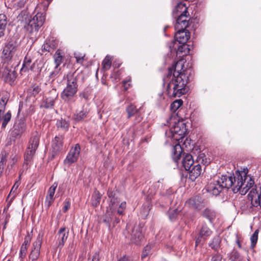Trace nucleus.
<instances>
[{"mask_svg": "<svg viewBox=\"0 0 261 261\" xmlns=\"http://www.w3.org/2000/svg\"><path fill=\"white\" fill-rule=\"evenodd\" d=\"M247 169H244L236 171L233 176L215 177L207 185L206 190L210 193L217 196L223 188L232 187L234 193L239 191L241 195H245L254 184L252 178L247 175Z\"/></svg>", "mask_w": 261, "mask_h": 261, "instance_id": "obj_1", "label": "nucleus"}, {"mask_svg": "<svg viewBox=\"0 0 261 261\" xmlns=\"http://www.w3.org/2000/svg\"><path fill=\"white\" fill-rule=\"evenodd\" d=\"M185 60H179L169 68L167 75L164 79V85L166 87L168 95L171 97H180L186 91L187 76L185 73Z\"/></svg>", "mask_w": 261, "mask_h": 261, "instance_id": "obj_2", "label": "nucleus"}, {"mask_svg": "<svg viewBox=\"0 0 261 261\" xmlns=\"http://www.w3.org/2000/svg\"><path fill=\"white\" fill-rule=\"evenodd\" d=\"M169 129L165 133L167 138L166 143L173 145L172 156L173 160L178 163L181 157L182 148L179 141L182 140L187 132L186 124L183 120L171 117L168 122Z\"/></svg>", "mask_w": 261, "mask_h": 261, "instance_id": "obj_3", "label": "nucleus"}, {"mask_svg": "<svg viewBox=\"0 0 261 261\" xmlns=\"http://www.w3.org/2000/svg\"><path fill=\"white\" fill-rule=\"evenodd\" d=\"M45 20V16L42 13H37L24 25L27 33L32 41L37 40L38 36V30L43 25Z\"/></svg>", "mask_w": 261, "mask_h": 261, "instance_id": "obj_4", "label": "nucleus"}, {"mask_svg": "<svg viewBox=\"0 0 261 261\" xmlns=\"http://www.w3.org/2000/svg\"><path fill=\"white\" fill-rule=\"evenodd\" d=\"M67 86L62 92L61 97L64 101L69 102L73 101L76 96L77 84L76 78L72 74L67 75Z\"/></svg>", "mask_w": 261, "mask_h": 261, "instance_id": "obj_5", "label": "nucleus"}, {"mask_svg": "<svg viewBox=\"0 0 261 261\" xmlns=\"http://www.w3.org/2000/svg\"><path fill=\"white\" fill-rule=\"evenodd\" d=\"M184 16L181 17L178 20H176L175 24V30L176 32L174 35L176 41L180 44H185L190 37V32L186 29L189 25V21L184 19Z\"/></svg>", "mask_w": 261, "mask_h": 261, "instance_id": "obj_6", "label": "nucleus"}, {"mask_svg": "<svg viewBox=\"0 0 261 261\" xmlns=\"http://www.w3.org/2000/svg\"><path fill=\"white\" fill-rule=\"evenodd\" d=\"M18 46L17 41L13 40L9 41L4 47L2 58L7 61L16 60L19 52Z\"/></svg>", "mask_w": 261, "mask_h": 261, "instance_id": "obj_7", "label": "nucleus"}, {"mask_svg": "<svg viewBox=\"0 0 261 261\" xmlns=\"http://www.w3.org/2000/svg\"><path fill=\"white\" fill-rule=\"evenodd\" d=\"M40 137L37 132L34 133L29 141V145L24 155L25 161H30L36 152L39 144Z\"/></svg>", "mask_w": 261, "mask_h": 261, "instance_id": "obj_8", "label": "nucleus"}, {"mask_svg": "<svg viewBox=\"0 0 261 261\" xmlns=\"http://www.w3.org/2000/svg\"><path fill=\"white\" fill-rule=\"evenodd\" d=\"M8 100V98L7 95L0 97V123L2 122V127L3 128L6 127L11 118V114L9 111L4 114Z\"/></svg>", "mask_w": 261, "mask_h": 261, "instance_id": "obj_9", "label": "nucleus"}, {"mask_svg": "<svg viewBox=\"0 0 261 261\" xmlns=\"http://www.w3.org/2000/svg\"><path fill=\"white\" fill-rule=\"evenodd\" d=\"M196 161L198 164L195 165L191 170H190V178L192 180H194L201 173L202 169L200 164L205 165L207 163L205 154L201 152H200L197 156Z\"/></svg>", "mask_w": 261, "mask_h": 261, "instance_id": "obj_10", "label": "nucleus"}, {"mask_svg": "<svg viewBox=\"0 0 261 261\" xmlns=\"http://www.w3.org/2000/svg\"><path fill=\"white\" fill-rule=\"evenodd\" d=\"M43 234L39 232L36 240L32 243L29 259L32 261L37 260L40 255V249L42 245Z\"/></svg>", "mask_w": 261, "mask_h": 261, "instance_id": "obj_11", "label": "nucleus"}, {"mask_svg": "<svg viewBox=\"0 0 261 261\" xmlns=\"http://www.w3.org/2000/svg\"><path fill=\"white\" fill-rule=\"evenodd\" d=\"M173 14L175 16H178L176 20H178L181 17L184 16V20L186 19V21H189L190 17L188 12V7L185 3L182 2L178 3L173 11Z\"/></svg>", "mask_w": 261, "mask_h": 261, "instance_id": "obj_12", "label": "nucleus"}, {"mask_svg": "<svg viewBox=\"0 0 261 261\" xmlns=\"http://www.w3.org/2000/svg\"><path fill=\"white\" fill-rule=\"evenodd\" d=\"M80 150V145L77 144H76L74 147L70 149L64 160V163L69 166L71 164L75 162L79 158Z\"/></svg>", "mask_w": 261, "mask_h": 261, "instance_id": "obj_13", "label": "nucleus"}, {"mask_svg": "<svg viewBox=\"0 0 261 261\" xmlns=\"http://www.w3.org/2000/svg\"><path fill=\"white\" fill-rule=\"evenodd\" d=\"M25 130V124L23 120L19 119L14 123L11 130V135L13 137L20 136Z\"/></svg>", "mask_w": 261, "mask_h": 261, "instance_id": "obj_14", "label": "nucleus"}, {"mask_svg": "<svg viewBox=\"0 0 261 261\" xmlns=\"http://www.w3.org/2000/svg\"><path fill=\"white\" fill-rule=\"evenodd\" d=\"M186 204L191 208L199 211L204 207V202L201 197L196 196L187 201Z\"/></svg>", "mask_w": 261, "mask_h": 261, "instance_id": "obj_15", "label": "nucleus"}, {"mask_svg": "<svg viewBox=\"0 0 261 261\" xmlns=\"http://www.w3.org/2000/svg\"><path fill=\"white\" fill-rule=\"evenodd\" d=\"M3 77L5 82L11 84L16 77V72L12 66L6 67L3 71Z\"/></svg>", "mask_w": 261, "mask_h": 261, "instance_id": "obj_16", "label": "nucleus"}, {"mask_svg": "<svg viewBox=\"0 0 261 261\" xmlns=\"http://www.w3.org/2000/svg\"><path fill=\"white\" fill-rule=\"evenodd\" d=\"M248 197L252 205L257 206L258 204L261 203V186L259 188V194L255 189H252L249 193Z\"/></svg>", "mask_w": 261, "mask_h": 261, "instance_id": "obj_17", "label": "nucleus"}, {"mask_svg": "<svg viewBox=\"0 0 261 261\" xmlns=\"http://www.w3.org/2000/svg\"><path fill=\"white\" fill-rule=\"evenodd\" d=\"M212 233V231L205 225H202L199 231V236L196 240V245L205 240Z\"/></svg>", "mask_w": 261, "mask_h": 261, "instance_id": "obj_18", "label": "nucleus"}, {"mask_svg": "<svg viewBox=\"0 0 261 261\" xmlns=\"http://www.w3.org/2000/svg\"><path fill=\"white\" fill-rule=\"evenodd\" d=\"M58 184L56 182L49 188L47 194L45 198V204L48 207H49L54 201V195L55 193L56 189L57 187Z\"/></svg>", "mask_w": 261, "mask_h": 261, "instance_id": "obj_19", "label": "nucleus"}, {"mask_svg": "<svg viewBox=\"0 0 261 261\" xmlns=\"http://www.w3.org/2000/svg\"><path fill=\"white\" fill-rule=\"evenodd\" d=\"M58 97V94L56 90L53 89L49 92V95L46 97L44 101V107L46 108H52L54 106L55 101Z\"/></svg>", "mask_w": 261, "mask_h": 261, "instance_id": "obj_20", "label": "nucleus"}, {"mask_svg": "<svg viewBox=\"0 0 261 261\" xmlns=\"http://www.w3.org/2000/svg\"><path fill=\"white\" fill-rule=\"evenodd\" d=\"M182 156L181 163L182 166L186 170H190L194 163L193 156L190 154L187 153L186 154H184Z\"/></svg>", "mask_w": 261, "mask_h": 261, "instance_id": "obj_21", "label": "nucleus"}, {"mask_svg": "<svg viewBox=\"0 0 261 261\" xmlns=\"http://www.w3.org/2000/svg\"><path fill=\"white\" fill-rule=\"evenodd\" d=\"M58 240L59 241L58 247H62L64 245L68 236V230L65 227L61 228L58 234Z\"/></svg>", "mask_w": 261, "mask_h": 261, "instance_id": "obj_22", "label": "nucleus"}, {"mask_svg": "<svg viewBox=\"0 0 261 261\" xmlns=\"http://www.w3.org/2000/svg\"><path fill=\"white\" fill-rule=\"evenodd\" d=\"M143 238L142 230L139 226L134 228L132 234V240L135 243H138Z\"/></svg>", "mask_w": 261, "mask_h": 261, "instance_id": "obj_23", "label": "nucleus"}, {"mask_svg": "<svg viewBox=\"0 0 261 261\" xmlns=\"http://www.w3.org/2000/svg\"><path fill=\"white\" fill-rule=\"evenodd\" d=\"M63 137L56 136L53 141V148L55 152L60 150L63 147Z\"/></svg>", "mask_w": 261, "mask_h": 261, "instance_id": "obj_24", "label": "nucleus"}, {"mask_svg": "<svg viewBox=\"0 0 261 261\" xmlns=\"http://www.w3.org/2000/svg\"><path fill=\"white\" fill-rule=\"evenodd\" d=\"M108 196L111 199L109 206L110 209L113 211L117 208L119 201L117 198L115 197L114 194L112 191H108Z\"/></svg>", "mask_w": 261, "mask_h": 261, "instance_id": "obj_25", "label": "nucleus"}, {"mask_svg": "<svg viewBox=\"0 0 261 261\" xmlns=\"http://www.w3.org/2000/svg\"><path fill=\"white\" fill-rule=\"evenodd\" d=\"M57 42L52 40L51 41L46 40L45 43L42 46V50L43 51L51 52L57 46Z\"/></svg>", "mask_w": 261, "mask_h": 261, "instance_id": "obj_26", "label": "nucleus"}, {"mask_svg": "<svg viewBox=\"0 0 261 261\" xmlns=\"http://www.w3.org/2000/svg\"><path fill=\"white\" fill-rule=\"evenodd\" d=\"M88 113L89 110L87 108L83 107L82 110L74 115V119L76 121H81L87 117Z\"/></svg>", "mask_w": 261, "mask_h": 261, "instance_id": "obj_27", "label": "nucleus"}, {"mask_svg": "<svg viewBox=\"0 0 261 261\" xmlns=\"http://www.w3.org/2000/svg\"><path fill=\"white\" fill-rule=\"evenodd\" d=\"M7 24V16L4 14H0V38L4 36Z\"/></svg>", "mask_w": 261, "mask_h": 261, "instance_id": "obj_28", "label": "nucleus"}, {"mask_svg": "<svg viewBox=\"0 0 261 261\" xmlns=\"http://www.w3.org/2000/svg\"><path fill=\"white\" fill-rule=\"evenodd\" d=\"M64 53L60 49H58L54 56L55 63L56 64V68L62 63Z\"/></svg>", "mask_w": 261, "mask_h": 261, "instance_id": "obj_29", "label": "nucleus"}, {"mask_svg": "<svg viewBox=\"0 0 261 261\" xmlns=\"http://www.w3.org/2000/svg\"><path fill=\"white\" fill-rule=\"evenodd\" d=\"M139 110L136 109L135 106L130 104L126 108V112L127 114V118H130L138 112Z\"/></svg>", "mask_w": 261, "mask_h": 261, "instance_id": "obj_30", "label": "nucleus"}, {"mask_svg": "<svg viewBox=\"0 0 261 261\" xmlns=\"http://www.w3.org/2000/svg\"><path fill=\"white\" fill-rule=\"evenodd\" d=\"M203 216L208 219L210 222L215 217V212L209 208H206L203 212Z\"/></svg>", "mask_w": 261, "mask_h": 261, "instance_id": "obj_31", "label": "nucleus"}, {"mask_svg": "<svg viewBox=\"0 0 261 261\" xmlns=\"http://www.w3.org/2000/svg\"><path fill=\"white\" fill-rule=\"evenodd\" d=\"M111 64V58L109 56H107L102 62L103 68L105 70H108L110 68Z\"/></svg>", "mask_w": 261, "mask_h": 261, "instance_id": "obj_32", "label": "nucleus"}, {"mask_svg": "<svg viewBox=\"0 0 261 261\" xmlns=\"http://www.w3.org/2000/svg\"><path fill=\"white\" fill-rule=\"evenodd\" d=\"M182 105V101L181 99H177L173 101L171 106L170 109L172 111L175 112L181 105Z\"/></svg>", "mask_w": 261, "mask_h": 261, "instance_id": "obj_33", "label": "nucleus"}, {"mask_svg": "<svg viewBox=\"0 0 261 261\" xmlns=\"http://www.w3.org/2000/svg\"><path fill=\"white\" fill-rule=\"evenodd\" d=\"M258 231H259L258 229L256 230L250 238V241L251 243V247L252 248H253L255 247L257 243L258 240Z\"/></svg>", "mask_w": 261, "mask_h": 261, "instance_id": "obj_34", "label": "nucleus"}, {"mask_svg": "<svg viewBox=\"0 0 261 261\" xmlns=\"http://www.w3.org/2000/svg\"><path fill=\"white\" fill-rule=\"evenodd\" d=\"M57 126L58 128L66 130L69 127V123L65 120L61 119L57 121Z\"/></svg>", "mask_w": 261, "mask_h": 261, "instance_id": "obj_35", "label": "nucleus"}, {"mask_svg": "<svg viewBox=\"0 0 261 261\" xmlns=\"http://www.w3.org/2000/svg\"><path fill=\"white\" fill-rule=\"evenodd\" d=\"M31 63V60L30 58L27 56L24 60L23 66L21 69V71L24 70L26 71L29 69L30 67V63Z\"/></svg>", "mask_w": 261, "mask_h": 261, "instance_id": "obj_36", "label": "nucleus"}, {"mask_svg": "<svg viewBox=\"0 0 261 261\" xmlns=\"http://www.w3.org/2000/svg\"><path fill=\"white\" fill-rule=\"evenodd\" d=\"M20 184V181L19 180H17L16 181L14 185H13V187L11 189V190L10 192V194L9 195H8V199L9 198L10 195H13V197L15 195V197L16 196V191L17 190V188H18V187L19 186Z\"/></svg>", "mask_w": 261, "mask_h": 261, "instance_id": "obj_37", "label": "nucleus"}, {"mask_svg": "<svg viewBox=\"0 0 261 261\" xmlns=\"http://www.w3.org/2000/svg\"><path fill=\"white\" fill-rule=\"evenodd\" d=\"M220 240L219 237L215 238L212 242L210 244L212 248L216 249L219 246Z\"/></svg>", "mask_w": 261, "mask_h": 261, "instance_id": "obj_38", "label": "nucleus"}, {"mask_svg": "<svg viewBox=\"0 0 261 261\" xmlns=\"http://www.w3.org/2000/svg\"><path fill=\"white\" fill-rule=\"evenodd\" d=\"M179 211L177 210H170L169 212V218L171 220H173L178 214Z\"/></svg>", "mask_w": 261, "mask_h": 261, "instance_id": "obj_39", "label": "nucleus"}, {"mask_svg": "<svg viewBox=\"0 0 261 261\" xmlns=\"http://www.w3.org/2000/svg\"><path fill=\"white\" fill-rule=\"evenodd\" d=\"M119 205V208L117 210V213L120 215H122L123 214V211L125 209L126 207V202H122L120 203Z\"/></svg>", "mask_w": 261, "mask_h": 261, "instance_id": "obj_40", "label": "nucleus"}, {"mask_svg": "<svg viewBox=\"0 0 261 261\" xmlns=\"http://www.w3.org/2000/svg\"><path fill=\"white\" fill-rule=\"evenodd\" d=\"M130 81L131 79L130 77H127L125 80L123 82V86L124 87V90H126L128 89L129 86H130Z\"/></svg>", "mask_w": 261, "mask_h": 261, "instance_id": "obj_41", "label": "nucleus"}, {"mask_svg": "<svg viewBox=\"0 0 261 261\" xmlns=\"http://www.w3.org/2000/svg\"><path fill=\"white\" fill-rule=\"evenodd\" d=\"M27 249L28 247H25V246H23L21 245L19 252V257L21 259H23L25 257Z\"/></svg>", "mask_w": 261, "mask_h": 261, "instance_id": "obj_42", "label": "nucleus"}, {"mask_svg": "<svg viewBox=\"0 0 261 261\" xmlns=\"http://www.w3.org/2000/svg\"><path fill=\"white\" fill-rule=\"evenodd\" d=\"M74 57L76 58L77 63H82L84 61L85 55L82 54L75 53Z\"/></svg>", "mask_w": 261, "mask_h": 261, "instance_id": "obj_43", "label": "nucleus"}, {"mask_svg": "<svg viewBox=\"0 0 261 261\" xmlns=\"http://www.w3.org/2000/svg\"><path fill=\"white\" fill-rule=\"evenodd\" d=\"M94 200L92 201V205L94 206H96L99 203L100 199V196L99 193L96 194L93 197Z\"/></svg>", "mask_w": 261, "mask_h": 261, "instance_id": "obj_44", "label": "nucleus"}, {"mask_svg": "<svg viewBox=\"0 0 261 261\" xmlns=\"http://www.w3.org/2000/svg\"><path fill=\"white\" fill-rule=\"evenodd\" d=\"M70 207V202L69 200L66 199L64 202V206L63 207V211L66 212Z\"/></svg>", "mask_w": 261, "mask_h": 261, "instance_id": "obj_45", "label": "nucleus"}, {"mask_svg": "<svg viewBox=\"0 0 261 261\" xmlns=\"http://www.w3.org/2000/svg\"><path fill=\"white\" fill-rule=\"evenodd\" d=\"M99 254L98 252H95L92 257H89L88 261H99Z\"/></svg>", "mask_w": 261, "mask_h": 261, "instance_id": "obj_46", "label": "nucleus"}, {"mask_svg": "<svg viewBox=\"0 0 261 261\" xmlns=\"http://www.w3.org/2000/svg\"><path fill=\"white\" fill-rule=\"evenodd\" d=\"M30 241H31L30 237L29 236L25 237V238L24 239V242L22 244V246H25V247H28V245L30 244Z\"/></svg>", "mask_w": 261, "mask_h": 261, "instance_id": "obj_47", "label": "nucleus"}, {"mask_svg": "<svg viewBox=\"0 0 261 261\" xmlns=\"http://www.w3.org/2000/svg\"><path fill=\"white\" fill-rule=\"evenodd\" d=\"M14 197H15V195L13 197H12L10 199V200L9 201L7 206L6 207H5L4 209L3 214H8L7 211H8V208L10 206V205H11V203L12 201H13V199L14 198Z\"/></svg>", "mask_w": 261, "mask_h": 261, "instance_id": "obj_48", "label": "nucleus"}, {"mask_svg": "<svg viewBox=\"0 0 261 261\" xmlns=\"http://www.w3.org/2000/svg\"><path fill=\"white\" fill-rule=\"evenodd\" d=\"M14 197H15V195L13 197H12L10 199V200L9 201L7 206L6 207H5L4 209L3 214H8L7 211H8V208L10 206V205H11V203L12 201H13V199L14 198Z\"/></svg>", "mask_w": 261, "mask_h": 261, "instance_id": "obj_49", "label": "nucleus"}, {"mask_svg": "<svg viewBox=\"0 0 261 261\" xmlns=\"http://www.w3.org/2000/svg\"><path fill=\"white\" fill-rule=\"evenodd\" d=\"M10 163L12 164H15L17 161V155L14 154H12L10 156Z\"/></svg>", "mask_w": 261, "mask_h": 261, "instance_id": "obj_50", "label": "nucleus"}, {"mask_svg": "<svg viewBox=\"0 0 261 261\" xmlns=\"http://www.w3.org/2000/svg\"><path fill=\"white\" fill-rule=\"evenodd\" d=\"M222 259L220 255L216 254L212 256L211 261H221Z\"/></svg>", "mask_w": 261, "mask_h": 261, "instance_id": "obj_51", "label": "nucleus"}, {"mask_svg": "<svg viewBox=\"0 0 261 261\" xmlns=\"http://www.w3.org/2000/svg\"><path fill=\"white\" fill-rule=\"evenodd\" d=\"M40 91V88H39L38 86H34L33 87H32V94L33 95H36L37 94H38L39 93V92Z\"/></svg>", "mask_w": 261, "mask_h": 261, "instance_id": "obj_52", "label": "nucleus"}, {"mask_svg": "<svg viewBox=\"0 0 261 261\" xmlns=\"http://www.w3.org/2000/svg\"><path fill=\"white\" fill-rule=\"evenodd\" d=\"M25 5V0H20L17 3V7L19 8H23Z\"/></svg>", "mask_w": 261, "mask_h": 261, "instance_id": "obj_53", "label": "nucleus"}, {"mask_svg": "<svg viewBox=\"0 0 261 261\" xmlns=\"http://www.w3.org/2000/svg\"><path fill=\"white\" fill-rule=\"evenodd\" d=\"M10 217V215L9 214H6L5 219V224H4V228H6V225L8 223V222L9 221Z\"/></svg>", "mask_w": 261, "mask_h": 261, "instance_id": "obj_54", "label": "nucleus"}, {"mask_svg": "<svg viewBox=\"0 0 261 261\" xmlns=\"http://www.w3.org/2000/svg\"><path fill=\"white\" fill-rule=\"evenodd\" d=\"M147 256V252H146V250H144L143 251L142 254V258H144Z\"/></svg>", "mask_w": 261, "mask_h": 261, "instance_id": "obj_55", "label": "nucleus"}, {"mask_svg": "<svg viewBox=\"0 0 261 261\" xmlns=\"http://www.w3.org/2000/svg\"><path fill=\"white\" fill-rule=\"evenodd\" d=\"M127 260V258L126 256H123L120 258L118 261H126Z\"/></svg>", "mask_w": 261, "mask_h": 261, "instance_id": "obj_56", "label": "nucleus"}, {"mask_svg": "<svg viewBox=\"0 0 261 261\" xmlns=\"http://www.w3.org/2000/svg\"><path fill=\"white\" fill-rule=\"evenodd\" d=\"M75 257H73V256L70 257V256H69L67 261H75Z\"/></svg>", "mask_w": 261, "mask_h": 261, "instance_id": "obj_57", "label": "nucleus"}, {"mask_svg": "<svg viewBox=\"0 0 261 261\" xmlns=\"http://www.w3.org/2000/svg\"><path fill=\"white\" fill-rule=\"evenodd\" d=\"M103 221L107 223V224L108 225H109V222H110V220L108 219V220H107V219H105L103 220Z\"/></svg>", "mask_w": 261, "mask_h": 261, "instance_id": "obj_58", "label": "nucleus"}, {"mask_svg": "<svg viewBox=\"0 0 261 261\" xmlns=\"http://www.w3.org/2000/svg\"><path fill=\"white\" fill-rule=\"evenodd\" d=\"M237 244H238V247H239V248H241V244H240V243L239 241H238H238H237Z\"/></svg>", "mask_w": 261, "mask_h": 261, "instance_id": "obj_59", "label": "nucleus"}, {"mask_svg": "<svg viewBox=\"0 0 261 261\" xmlns=\"http://www.w3.org/2000/svg\"><path fill=\"white\" fill-rule=\"evenodd\" d=\"M119 219H116L115 221V222L116 223H118L119 222Z\"/></svg>", "mask_w": 261, "mask_h": 261, "instance_id": "obj_60", "label": "nucleus"}, {"mask_svg": "<svg viewBox=\"0 0 261 261\" xmlns=\"http://www.w3.org/2000/svg\"><path fill=\"white\" fill-rule=\"evenodd\" d=\"M55 72H53L51 74V76H53V75H55Z\"/></svg>", "mask_w": 261, "mask_h": 261, "instance_id": "obj_61", "label": "nucleus"}, {"mask_svg": "<svg viewBox=\"0 0 261 261\" xmlns=\"http://www.w3.org/2000/svg\"><path fill=\"white\" fill-rule=\"evenodd\" d=\"M48 4L50 3V2L51 1V0H47Z\"/></svg>", "mask_w": 261, "mask_h": 261, "instance_id": "obj_62", "label": "nucleus"}, {"mask_svg": "<svg viewBox=\"0 0 261 261\" xmlns=\"http://www.w3.org/2000/svg\"><path fill=\"white\" fill-rule=\"evenodd\" d=\"M7 261H10V260H7Z\"/></svg>", "mask_w": 261, "mask_h": 261, "instance_id": "obj_63", "label": "nucleus"}]
</instances>
